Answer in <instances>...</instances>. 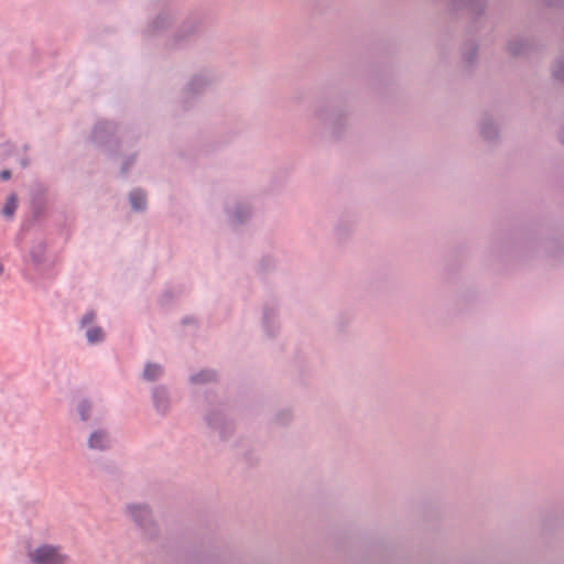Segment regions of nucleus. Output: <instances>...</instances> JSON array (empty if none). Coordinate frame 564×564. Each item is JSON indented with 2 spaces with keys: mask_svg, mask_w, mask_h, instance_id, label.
<instances>
[{
  "mask_svg": "<svg viewBox=\"0 0 564 564\" xmlns=\"http://www.w3.org/2000/svg\"><path fill=\"white\" fill-rule=\"evenodd\" d=\"M127 512L147 538L153 539L156 535V524L152 517V510L148 505L130 503L127 506Z\"/></svg>",
  "mask_w": 564,
  "mask_h": 564,
  "instance_id": "obj_1",
  "label": "nucleus"
},
{
  "mask_svg": "<svg viewBox=\"0 0 564 564\" xmlns=\"http://www.w3.org/2000/svg\"><path fill=\"white\" fill-rule=\"evenodd\" d=\"M32 564H67L68 555L61 552V547L52 544H42L28 552Z\"/></svg>",
  "mask_w": 564,
  "mask_h": 564,
  "instance_id": "obj_2",
  "label": "nucleus"
},
{
  "mask_svg": "<svg viewBox=\"0 0 564 564\" xmlns=\"http://www.w3.org/2000/svg\"><path fill=\"white\" fill-rule=\"evenodd\" d=\"M118 127L112 121H98L91 132V140L99 147H110L112 143L117 147L118 140L115 138Z\"/></svg>",
  "mask_w": 564,
  "mask_h": 564,
  "instance_id": "obj_3",
  "label": "nucleus"
},
{
  "mask_svg": "<svg viewBox=\"0 0 564 564\" xmlns=\"http://www.w3.org/2000/svg\"><path fill=\"white\" fill-rule=\"evenodd\" d=\"M96 319V313L94 311H88L84 314L80 319L79 326L80 328H86V338L87 341L91 345L104 341L105 333L100 326L93 325Z\"/></svg>",
  "mask_w": 564,
  "mask_h": 564,
  "instance_id": "obj_4",
  "label": "nucleus"
},
{
  "mask_svg": "<svg viewBox=\"0 0 564 564\" xmlns=\"http://www.w3.org/2000/svg\"><path fill=\"white\" fill-rule=\"evenodd\" d=\"M200 30L202 24L196 19L185 21L173 37V46H182L191 39H193Z\"/></svg>",
  "mask_w": 564,
  "mask_h": 564,
  "instance_id": "obj_5",
  "label": "nucleus"
},
{
  "mask_svg": "<svg viewBox=\"0 0 564 564\" xmlns=\"http://www.w3.org/2000/svg\"><path fill=\"white\" fill-rule=\"evenodd\" d=\"M205 421L209 427L217 430L224 440L231 433V423L227 422L223 412L218 410H210L206 414Z\"/></svg>",
  "mask_w": 564,
  "mask_h": 564,
  "instance_id": "obj_6",
  "label": "nucleus"
},
{
  "mask_svg": "<svg viewBox=\"0 0 564 564\" xmlns=\"http://www.w3.org/2000/svg\"><path fill=\"white\" fill-rule=\"evenodd\" d=\"M152 402L155 411L165 416L171 410L170 392L164 386H156L152 389Z\"/></svg>",
  "mask_w": 564,
  "mask_h": 564,
  "instance_id": "obj_7",
  "label": "nucleus"
},
{
  "mask_svg": "<svg viewBox=\"0 0 564 564\" xmlns=\"http://www.w3.org/2000/svg\"><path fill=\"white\" fill-rule=\"evenodd\" d=\"M213 79L207 74H197L186 85L184 95L186 98H194L207 89Z\"/></svg>",
  "mask_w": 564,
  "mask_h": 564,
  "instance_id": "obj_8",
  "label": "nucleus"
},
{
  "mask_svg": "<svg viewBox=\"0 0 564 564\" xmlns=\"http://www.w3.org/2000/svg\"><path fill=\"white\" fill-rule=\"evenodd\" d=\"M87 444L93 451H107L111 447L112 441L107 430L98 429L89 435Z\"/></svg>",
  "mask_w": 564,
  "mask_h": 564,
  "instance_id": "obj_9",
  "label": "nucleus"
},
{
  "mask_svg": "<svg viewBox=\"0 0 564 564\" xmlns=\"http://www.w3.org/2000/svg\"><path fill=\"white\" fill-rule=\"evenodd\" d=\"M229 221L234 226L243 224L251 216L250 206L247 203L237 202L232 208H226Z\"/></svg>",
  "mask_w": 564,
  "mask_h": 564,
  "instance_id": "obj_10",
  "label": "nucleus"
},
{
  "mask_svg": "<svg viewBox=\"0 0 564 564\" xmlns=\"http://www.w3.org/2000/svg\"><path fill=\"white\" fill-rule=\"evenodd\" d=\"M275 317L276 306L274 304H267L263 308L262 324L264 332L269 337H273L279 328L275 324Z\"/></svg>",
  "mask_w": 564,
  "mask_h": 564,
  "instance_id": "obj_11",
  "label": "nucleus"
},
{
  "mask_svg": "<svg viewBox=\"0 0 564 564\" xmlns=\"http://www.w3.org/2000/svg\"><path fill=\"white\" fill-rule=\"evenodd\" d=\"M129 200L133 210L144 212L147 209V195L142 189L135 188L131 191L129 194Z\"/></svg>",
  "mask_w": 564,
  "mask_h": 564,
  "instance_id": "obj_12",
  "label": "nucleus"
},
{
  "mask_svg": "<svg viewBox=\"0 0 564 564\" xmlns=\"http://www.w3.org/2000/svg\"><path fill=\"white\" fill-rule=\"evenodd\" d=\"M163 367L159 364H154V362H148L144 367V370H143V373H142V378L145 380V381H156L158 379H160L162 376H163Z\"/></svg>",
  "mask_w": 564,
  "mask_h": 564,
  "instance_id": "obj_13",
  "label": "nucleus"
},
{
  "mask_svg": "<svg viewBox=\"0 0 564 564\" xmlns=\"http://www.w3.org/2000/svg\"><path fill=\"white\" fill-rule=\"evenodd\" d=\"M171 15L169 12L160 13L156 19L149 25L147 33L149 35H155L159 31L165 29L170 23Z\"/></svg>",
  "mask_w": 564,
  "mask_h": 564,
  "instance_id": "obj_14",
  "label": "nucleus"
},
{
  "mask_svg": "<svg viewBox=\"0 0 564 564\" xmlns=\"http://www.w3.org/2000/svg\"><path fill=\"white\" fill-rule=\"evenodd\" d=\"M46 245L44 241L35 243L30 250V257L34 264L40 265L45 261Z\"/></svg>",
  "mask_w": 564,
  "mask_h": 564,
  "instance_id": "obj_15",
  "label": "nucleus"
},
{
  "mask_svg": "<svg viewBox=\"0 0 564 564\" xmlns=\"http://www.w3.org/2000/svg\"><path fill=\"white\" fill-rule=\"evenodd\" d=\"M480 133L486 140L492 141L498 137L497 126L491 120L485 119L480 123Z\"/></svg>",
  "mask_w": 564,
  "mask_h": 564,
  "instance_id": "obj_16",
  "label": "nucleus"
},
{
  "mask_svg": "<svg viewBox=\"0 0 564 564\" xmlns=\"http://www.w3.org/2000/svg\"><path fill=\"white\" fill-rule=\"evenodd\" d=\"M530 50V43L527 40H516L509 43L508 51L512 56H520Z\"/></svg>",
  "mask_w": 564,
  "mask_h": 564,
  "instance_id": "obj_17",
  "label": "nucleus"
},
{
  "mask_svg": "<svg viewBox=\"0 0 564 564\" xmlns=\"http://www.w3.org/2000/svg\"><path fill=\"white\" fill-rule=\"evenodd\" d=\"M216 372L210 369H204L191 376L189 380L194 384L207 383L216 380Z\"/></svg>",
  "mask_w": 564,
  "mask_h": 564,
  "instance_id": "obj_18",
  "label": "nucleus"
},
{
  "mask_svg": "<svg viewBox=\"0 0 564 564\" xmlns=\"http://www.w3.org/2000/svg\"><path fill=\"white\" fill-rule=\"evenodd\" d=\"M77 411L83 422H88L91 417L93 404L89 400L83 399L78 405Z\"/></svg>",
  "mask_w": 564,
  "mask_h": 564,
  "instance_id": "obj_19",
  "label": "nucleus"
},
{
  "mask_svg": "<svg viewBox=\"0 0 564 564\" xmlns=\"http://www.w3.org/2000/svg\"><path fill=\"white\" fill-rule=\"evenodd\" d=\"M18 208V196L12 193L8 196L6 204L2 208V214L6 217H12Z\"/></svg>",
  "mask_w": 564,
  "mask_h": 564,
  "instance_id": "obj_20",
  "label": "nucleus"
},
{
  "mask_svg": "<svg viewBox=\"0 0 564 564\" xmlns=\"http://www.w3.org/2000/svg\"><path fill=\"white\" fill-rule=\"evenodd\" d=\"M478 48L476 44L471 43L469 46L464 51L463 58L467 64H473L477 58Z\"/></svg>",
  "mask_w": 564,
  "mask_h": 564,
  "instance_id": "obj_21",
  "label": "nucleus"
},
{
  "mask_svg": "<svg viewBox=\"0 0 564 564\" xmlns=\"http://www.w3.org/2000/svg\"><path fill=\"white\" fill-rule=\"evenodd\" d=\"M463 2L475 13H482L485 10L484 0H463Z\"/></svg>",
  "mask_w": 564,
  "mask_h": 564,
  "instance_id": "obj_22",
  "label": "nucleus"
},
{
  "mask_svg": "<svg viewBox=\"0 0 564 564\" xmlns=\"http://www.w3.org/2000/svg\"><path fill=\"white\" fill-rule=\"evenodd\" d=\"M553 76L555 79L564 83V58L556 61L553 67Z\"/></svg>",
  "mask_w": 564,
  "mask_h": 564,
  "instance_id": "obj_23",
  "label": "nucleus"
},
{
  "mask_svg": "<svg viewBox=\"0 0 564 564\" xmlns=\"http://www.w3.org/2000/svg\"><path fill=\"white\" fill-rule=\"evenodd\" d=\"M291 417V412L289 410H283L276 414L275 419L279 424H286L288 422H290Z\"/></svg>",
  "mask_w": 564,
  "mask_h": 564,
  "instance_id": "obj_24",
  "label": "nucleus"
},
{
  "mask_svg": "<svg viewBox=\"0 0 564 564\" xmlns=\"http://www.w3.org/2000/svg\"><path fill=\"white\" fill-rule=\"evenodd\" d=\"M135 162V156L134 155H131L129 158H127L122 164V167H121V173L123 175H126L129 171V169L134 164Z\"/></svg>",
  "mask_w": 564,
  "mask_h": 564,
  "instance_id": "obj_25",
  "label": "nucleus"
},
{
  "mask_svg": "<svg viewBox=\"0 0 564 564\" xmlns=\"http://www.w3.org/2000/svg\"><path fill=\"white\" fill-rule=\"evenodd\" d=\"M0 178H1L2 181H8V180H10V178H11V171H9V170H3V171H1V173H0Z\"/></svg>",
  "mask_w": 564,
  "mask_h": 564,
  "instance_id": "obj_26",
  "label": "nucleus"
},
{
  "mask_svg": "<svg viewBox=\"0 0 564 564\" xmlns=\"http://www.w3.org/2000/svg\"><path fill=\"white\" fill-rule=\"evenodd\" d=\"M558 139H560L561 143H563V144H564V127H563V128H562V130L560 131Z\"/></svg>",
  "mask_w": 564,
  "mask_h": 564,
  "instance_id": "obj_27",
  "label": "nucleus"
},
{
  "mask_svg": "<svg viewBox=\"0 0 564 564\" xmlns=\"http://www.w3.org/2000/svg\"><path fill=\"white\" fill-rule=\"evenodd\" d=\"M28 164H29V161H28V160H22V161H21V165H22L23 167L28 166Z\"/></svg>",
  "mask_w": 564,
  "mask_h": 564,
  "instance_id": "obj_28",
  "label": "nucleus"
},
{
  "mask_svg": "<svg viewBox=\"0 0 564 564\" xmlns=\"http://www.w3.org/2000/svg\"><path fill=\"white\" fill-rule=\"evenodd\" d=\"M316 116H317L318 118H323V117H324V112H323V110H319V111L316 113Z\"/></svg>",
  "mask_w": 564,
  "mask_h": 564,
  "instance_id": "obj_29",
  "label": "nucleus"
},
{
  "mask_svg": "<svg viewBox=\"0 0 564 564\" xmlns=\"http://www.w3.org/2000/svg\"><path fill=\"white\" fill-rule=\"evenodd\" d=\"M3 272H4V267L2 263H0V276L3 274Z\"/></svg>",
  "mask_w": 564,
  "mask_h": 564,
  "instance_id": "obj_30",
  "label": "nucleus"
}]
</instances>
